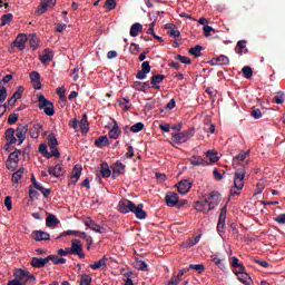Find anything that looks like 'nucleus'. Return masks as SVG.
Instances as JSON below:
<instances>
[{"label": "nucleus", "mask_w": 285, "mask_h": 285, "mask_svg": "<svg viewBox=\"0 0 285 285\" xmlns=\"http://www.w3.org/2000/svg\"><path fill=\"white\" fill-rule=\"evenodd\" d=\"M118 210L124 215H128V213H134L137 219H146V217H148V214L146 213V210H144V204L136 205L132 200H128L126 198H122L118 203Z\"/></svg>", "instance_id": "1"}, {"label": "nucleus", "mask_w": 285, "mask_h": 285, "mask_svg": "<svg viewBox=\"0 0 285 285\" xmlns=\"http://www.w3.org/2000/svg\"><path fill=\"white\" fill-rule=\"evenodd\" d=\"M244 177H246V169L244 167L236 169L234 174V188L230 189V197L239 195V190L244 188Z\"/></svg>", "instance_id": "2"}, {"label": "nucleus", "mask_w": 285, "mask_h": 285, "mask_svg": "<svg viewBox=\"0 0 285 285\" xmlns=\"http://www.w3.org/2000/svg\"><path fill=\"white\" fill-rule=\"evenodd\" d=\"M193 137H195V128H189L183 132L171 134L173 146H181V144H186V141Z\"/></svg>", "instance_id": "3"}, {"label": "nucleus", "mask_w": 285, "mask_h": 285, "mask_svg": "<svg viewBox=\"0 0 285 285\" xmlns=\"http://www.w3.org/2000/svg\"><path fill=\"white\" fill-rule=\"evenodd\" d=\"M38 108L39 110H43L45 115L47 117H53L55 116V104L52 101L48 100L46 96L39 95L38 96Z\"/></svg>", "instance_id": "4"}, {"label": "nucleus", "mask_w": 285, "mask_h": 285, "mask_svg": "<svg viewBox=\"0 0 285 285\" xmlns=\"http://www.w3.org/2000/svg\"><path fill=\"white\" fill-rule=\"evenodd\" d=\"M13 277L18 279L20 284H28V282H37V277L29 271L18 268L13 273Z\"/></svg>", "instance_id": "5"}, {"label": "nucleus", "mask_w": 285, "mask_h": 285, "mask_svg": "<svg viewBox=\"0 0 285 285\" xmlns=\"http://www.w3.org/2000/svg\"><path fill=\"white\" fill-rule=\"evenodd\" d=\"M204 200L208 204L209 210H214L215 206H219L222 202V194L212 191Z\"/></svg>", "instance_id": "6"}, {"label": "nucleus", "mask_w": 285, "mask_h": 285, "mask_svg": "<svg viewBox=\"0 0 285 285\" xmlns=\"http://www.w3.org/2000/svg\"><path fill=\"white\" fill-rule=\"evenodd\" d=\"M70 255H78L80 259H83L86 257V254H83V245H81V240L79 239H72L71 240V248H69Z\"/></svg>", "instance_id": "7"}, {"label": "nucleus", "mask_w": 285, "mask_h": 285, "mask_svg": "<svg viewBox=\"0 0 285 285\" xmlns=\"http://www.w3.org/2000/svg\"><path fill=\"white\" fill-rule=\"evenodd\" d=\"M19 155H21V150L16 149L13 153L9 155L7 168L8 170H14L17 164H19Z\"/></svg>", "instance_id": "8"}, {"label": "nucleus", "mask_w": 285, "mask_h": 285, "mask_svg": "<svg viewBox=\"0 0 285 285\" xmlns=\"http://www.w3.org/2000/svg\"><path fill=\"white\" fill-rule=\"evenodd\" d=\"M228 213V207L225 205L220 209V214L218 217L217 230L218 233H224V228H226V215Z\"/></svg>", "instance_id": "9"}, {"label": "nucleus", "mask_w": 285, "mask_h": 285, "mask_svg": "<svg viewBox=\"0 0 285 285\" xmlns=\"http://www.w3.org/2000/svg\"><path fill=\"white\" fill-rule=\"evenodd\" d=\"M26 135H28V125H19L16 129V137L19 139L18 146L26 141Z\"/></svg>", "instance_id": "10"}, {"label": "nucleus", "mask_w": 285, "mask_h": 285, "mask_svg": "<svg viewBox=\"0 0 285 285\" xmlns=\"http://www.w3.org/2000/svg\"><path fill=\"white\" fill-rule=\"evenodd\" d=\"M177 188L180 195H186L190 191V188H193V181H190L189 179L180 180L177 185Z\"/></svg>", "instance_id": "11"}, {"label": "nucleus", "mask_w": 285, "mask_h": 285, "mask_svg": "<svg viewBox=\"0 0 285 285\" xmlns=\"http://www.w3.org/2000/svg\"><path fill=\"white\" fill-rule=\"evenodd\" d=\"M179 199V195L175 191H169L165 196L166 205L169 206V208H175L177 206V202Z\"/></svg>", "instance_id": "12"}, {"label": "nucleus", "mask_w": 285, "mask_h": 285, "mask_svg": "<svg viewBox=\"0 0 285 285\" xmlns=\"http://www.w3.org/2000/svg\"><path fill=\"white\" fill-rule=\"evenodd\" d=\"M31 237L36 242H48V240H50V234H48L43 230H33L31 233Z\"/></svg>", "instance_id": "13"}, {"label": "nucleus", "mask_w": 285, "mask_h": 285, "mask_svg": "<svg viewBox=\"0 0 285 285\" xmlns=\"http://www.w3.org/2000/svg\"><path fill=\"white\" fill-rule=\"evenodd\" d=\"M85 226H87V228H90L91 230H94L95 233H100L104 234L106 233V229L104 227H100L99 224H97L95 220H92L91 218H87L85 220Z\"/></svg>", "instance_id": "14"}, {"label": "nucleus", "mask_w": 285, "mask_h": 285, "mask_svg": "<svg viewBox=\"0 0 285 285\" xmlns=\"http://www.w3.org/2000/svg\"><path fill=\"white\" fill-rule=\"evenodd\" d=\"M29 77L35 90H41V75L37 71H32Z\"/></svg>", "instance_id": "15"}, {"label": "nucleus", "mask_w": 285, "mask_h": 285, "mask_svg": "<svg viewBox=\"0 0 285 285\" xmlns=\"http://www.w3.org/2000/svg\"><path fill=\"white\" fill-rule=\"evenodd\" d=\"M28 40V38L26 37V35L20 33L18 35V37L16 38L13 46L14 48H18V50H26V41Z\"/></svg>", "instance_id": "16"}, {"label": "nucleus", "mask_w": 285, "mask_h": 285, "mask_svg": "<svg viewBox=\"0 0 285 285\" xmlns=\"http://www.w3.org/2000/svg\"><path fill=\"white\" fill-rule=\"evenodd\" d=\"M48 173L53 177H62L65 171H63V167H61V164H57L56 166H50L48 168Z\"/></svg>", "instance_id": "17"}, {"label": "nucleus", "mask_w": 285, "mask_h": 285, "mask_svg": "<svg viewBox=\"0 0 285 285\" xmlns=\"http://www.w3.org/2000/svg\"><path fill=\"white\" fill-rule=\"evenodd\" d=\"M72 235L73 237H86V232H79V230H72V229H69V230H66V232H62L58 237L57 239H61V237H68Z\"/></svg>", "instance_id": "18"}, {"label": "nucleus", "mask_w": 285, "mask_h": 285, "mask_svg": "<svg viewBox=\"0 0 285 285\" xmlns=\"http://www.w3.org/2000/svg\"><path fill=\"white\" fill-rule=\"evenodd\" d=\"M164 79H166L165 75H155L151 77V88H154V90H161V86H158V83H161V81H164Z\"/></svg>", "instance_id": "19"}, {"label": "nucleus", "mask_w": 285, "mask_h": 285, "mask_svg": "<svg viewBox=\"0 0 285 285\" xmlns=\"http://www.w3.org/2000/svg\"><path fill=\"white\" fill-rule=\"evenodd\" d=\"M81 170H83V168L81 167V165H75L72 173H71V184H77V181H79V177H81Z\"/></svg>", "instance_id": "20"}, {"label": "nucleus", "mask_w": 285, "mask_h": 285, "mask_svg": "<svg viewBox=\"0 0 285 285\" xmlns=\"http://www.w3.org/2000/svg\"><path fill=\"white\" fill-rule=\"evenodd\" d=\"M108 135L110 139H119L121 129L119 128V124H117L116 120H114V127L109 130Z\"/></svg>", "instance_id": "21"}, {"label": "nucleus", "mask_w": 285, "mask_h": 285, "mask_svg": "<svg viewBox=\"0 0 285 285\" xmlns=\"http://www.w3.org/2000/svg\"><path fill=\"white\" fill-rule=\"evenodd\" d=\"M47 139L50 150H59V141L57 140V136L55 135V132L49 134Z\"/></svg>", "instance_id": "22"}, {"label": "nucleus", "mask_w": 285, "mask_h": 285, "mask_svg": "<svg viewBox=\"0 0 285 285\" xmlns=\"http://www.w3.org/2000/svg\"><path fill=\"white\" fill-rule=\"evenodd\" d=\"M228 63H230V59L226 56H219L212 59V66H228Z\"/></svg>", "instance_id": "23"}, {"label": "nucleus", "mask_w": 285, "mask_h": 285, "mask_svg": "<svg viewBox=\"0 0 285 285\" xmlns=\"http://www.w3.org/2000/svg\"><path fill=\"white\" fill-rule=\"evenodd\" d=\"M55 59V55L52 53V50L45 49L43 53L40 56L41 63H48Z\"/></svg>", "instance_id": "24"}, {"label": "nucleus", "mask_w": 285, "mask_h": 285, "mask_svg": "<svg viewBox=\"0 0 285 285\" xmlns=\"http://www.w3.org/2000/svg\"><path fill=\"white\" fill-rule=\"evenodd\" d=\"M190 164L191 166H210V163L202 158V156H193L190 158Z\"/></svg>", "instance_id": "25"}, {"label": "nucleus", "mask_w": 285, "mask_h": 285, "mask_svg": "<svg viewBox=\"0 0 285 285\" xmlns=\"http://www.w3.org/2000/svg\"><path fill=\"white\" fill-rule=\"evenodd\" d=\"M111 168L115 175H126V165H124L121 161H116Z\"/></svg>", "instance_id": "26"}, {"label": "nucleus", "mask_w": 285, "mask_h": 285, "mask_svg": "<svg viewBox=\"0 0 285 285\" xmlns=\"http://www.w3.org/2000/svg\"><path fill=\"white\" fill-rule=\"evenodd\" d=\"M108 265V257L104 256L98 262L90 264L92 271H99V268L106 267Z\"/></svg>", "instance_id": "27"}, {"label": "nucleus", "mask_w": 285, "mask_h": 285, "mask_svg": "<svg viewBox=\"0 0 285 285\" xmlns=\"http://www.w3.org/2000/svg\"><path fill=\"white\" fill-rule=\"evenodd\" d=\"M96 148H106V146H110V140L108 136H100L98 139L95 140Z\"/></svg>", "instance_id": "28"}, {"label": "nucleus", "mask_w": 285, "mask_h": 285, "mask_svg": "<svg viewBox=\"0 0 285 285\" xmlns=\"http://www.w3.org/2000/svg\"><path fill=\"white\" fill-rule=\"evenodd\" d=\"M139 32H144V26L139 22H136L131 26L129 35L130 37H139Z\"/></svg>", "instance_id": "29"}, {"label": "nucleus", "mask_w": 285, "mask_h": 285, "mask_svg": "<svg viewBox=\"0 0 285 285\" xmlns=\"http://www.w3.org/2000/svg\"><path fill=\"white\" fill-rule=\"evenodd\" d=\"M80 130L82 135H88V130H90V125L88 124V115H82L80 120Z\"/></svg>", "instance_id": "30"}, {"label": "nucleus", "mask_w": 285, "mask_h": 285, "mask_svg": "<svg viewBox=\"0 0 285 285\" xmlns=\"http://www.w3.org/2000/svg\"><path fill=\"white\" fill-rule=\"evenodd\" d=\"M46 264H48V259L47 258L33 257L31 259V266L33 268H43V266H46Z\"/></svg>", "instance_id": "31"}, {"label": "nucleus", "mask_w": 285, "mask_h": 285, "mask_svg": "<svg viewBox=\"0 0 285 285\" xmlns=\"http://www.w3.org/2000/svg\"><path fill=\"white\" fill-rule=\"evenodd\" d=\"M195 208L196 210H199L200 213H205V214H208L210 213V210H213L210 209V206L205 200L197 202Z\"/></svg>", "instance_id": "32"}, {"label": "nucleus", "mask_w": 285, "mask_h": 285, "mask_svg": "<svg viewBox=\"0 0 285 285\" xmlns=\"http://www.w3.org/2000/svg\"><path fill=\"white\" fill-rule=\"evenodd\" d=\"M236 53L242 57V55H246L248 52V49H246V40H239L236 45Z\"/></svg>", "instance_id": "33"}, {"label": "nucleus", "mask_w": 285, "mask_h": 285, "mask_svg": "<svg viewBox=\"0 0 285 285\" xmlns=\"http://www.w3.org/2000/svg\"><path fill=\"white\" fill-rule=\"evenodd\" d=\"M132 88H134V90H138V92H146V88H150V83L141 82V81H134Z\"/></svg>", "instance_id": "34"}, {"label": "nucleus", "mask_w": 285, "mask_h": 285, "mask_svg": "<svg viewBox=\"0 0 285 285\" xmlns=\"http://www.w3.org/2000/svg\"><path fill=\"white\" fill-rule=\"evenodd\" d=\"M4 135L8 144H17V137H14V128H8Z\"/></svg>", "instance_id": "35"}, {"label": "nucleus", "mask_w": 285, "mask_h": 285, "mask_svg": "<svg viewBox=\"0 0 285 285\" xmlns=\"http://www.w3.org/2000/svg\"><path fill=\"white\" fill-rule=\"evenodd\" d=\"M46 225L48 228H52V226H59V220L57 219V216L53 214H48Z\"/></svg>", "instance_id": "36"}, {"label": "nucleus", "mask_w": 285, "mask_h": 285, "mask_svg": "<svg viewBox=\"0 0 285 285\" xmlns=\"http://www.w3.org/2000/svg\"><path fill=\"white\" fill-rule=\"evenodd\" d=\"M23 173H26V169L23 167H20L17 171L12 174L11 180L13 184H19V180L23 177Z\"/></svg>", "instance_id": "37"}, {"label": "nucleus", "mask_w": 285, "mask_h": 285, "mask_svg": "<svg viewBox=\"0 0 285 285\" xmlns=\"http://www.w3.org/2000/svg\"><path fill=\"white\" fill-rule=\"evenodd\" d=\"M100 174L105 178H108V177H110V175H112V171L110 170V166H108V163H102L100 165Z\"/></svg>", "instance_id": "38"}, {"label": "nucleus", "mask_w": 285, "mask_h": 285, "mask_svg": "<svg viewBox=\"0 0 285 285\" xmlns=\"http://www.w3.org/2000/svg\"><path fill=\"white\" fill-rule=\"evenodd\" d=\"M47 259H48V262H52L56 265L66 264V262H67L66 258H63V257L59 258L58 255H49V256H47Z\"/></svg>", "instance_id": "39"}, {"label": "nucleus", "mask_w": 285, "mask_h": 285, "mask_svg": "<svg viewBox=\"0 0 285 285\" xmlns=\"http://www.w3.org/2000/svg\"><path fill=\"white\" fill-rule=\"evenodd\" d=\"M199 239H202V236L188 238L185 243V248H193V246H196V244H199Z\"/></svg>", "instance_id": "40"}, {"label": "nucleus", "mask_w": 285, "mask_h": 285, "mask_svg": "<svg viewBox=\"0 0 285 285\" xmlns=\"http://www.w3.org/2000/svg\"><path fill=\"white\" fill-rule=\"evenodd\" d=\"M206 157H208L212 164H217V161H219V156H217V153L215 150H208L206 153Z\"/></svg>", "instance_id": "41"}, {"label": "nucleus", "mask_w": 285, "mask_h": 285, "mask_svg": "<svg viewBox=\"0 0 285 285\" xmlns=\"http://www.w3.org/2000/svg\"><path fill=\"white\" fill-rule=\"evenodd\" d=\"M51 151H48L42 154L46 159H51V157H61V153H59V149H50Z\"/></svg>", "instance_id": "42"}, {"label": "nucleus", "mask_w": 285, "mask_h": 285, "mask_svg": "<svg viewBox=\"0 0 285 285\" xmlns=\"http://www.w3.org/2000/svg\"><path fill=\"white\" fill-rule=\"evenodd\" d=\"M135 268H137V271L148 272V263L145 261H137L135 263Z\"/></svg>", "instance_id": "43"}, {"label": "nucleus", "mask_w": 285, "mask_h": 285, "mask_svg": "<svg viewBox=\"0 0 285 285\" xmlns=\"http://www.w3.org/2000/svg\"><path fill=\"white\" fill-rule=\"evenodd\" d=\"M202 50H204V47L197 45L189 49V55H193L194 57H202Z\"/></svg>", "instance_id": "44"}, {"label": "nucleus", "mask_w": 285, "mask_h": 285, "mask_svg": "<svg viewBox=\"0 0 285 285\" xmlns=\"http://www.w3.org/2000/svg\"><path fill=\"white\" fill-rule=\"evenodd\" d=\"M250 157V149L247 151H240L234 159L237 161H246Z\"/></svg>", "instance_id": "45"}, {"label": "nucleus", "mask_w": 285, "mask_h": 285, "mask_svg": "<svg viewBox=\"0 0 285 285\" xmlns=\"http://www.w3.org/2000/svg\"><path fill=\"white\" fill-rule=\"evenodd\" d=\"M29 43L33 50H37L39 48V37H37V35H31Z\"/></svg>", "instance_id": "46"}, {"label": "nucleus", "mask_w": 285, "mask_h": 285, "mask_svg": "<svg viewBox=\"0 0 285 285\" xmlns=\"http://www.w3.org/2000/svg\"><path fill=\"white\" fill-rule=\"evenodd\" d=\"M13 17L14 16L12 13L3 14L1 18L2 22H1L0 27L8 26V23H10L12 21Z\"/></svg>", "instance_id": "47"}, {"label": "nucleus", "mask_w": 285, "mask_h": 285, "mask_svg": "<svg viewBox=\"0 0 285 285\" xmlns=\"http://www.w3.org/2000/svg\"><path fill=\"white\" fill-rule=\"evenodd\" d=\"M92 284V276L88 274H83L80 278V285H90Z\"/></svg>", "instance_id": "48"}, {"label": "nucleus", "mask_w": 285, "mask_h": 285, "mask_svg": "<svg viewBox=\"0 0 285 285\" xmlns=\"http://www.w3.org/2000/svg\"><path fill=\"white\" fill-rule=\"evenodd\" d=\"M242 72H243V77H245V79H252L253 69L250 67H248V66L243 67Z\"/></svg>", "instance_id": "49"}, {"label": "nucleus", "mask_w": 285, "mask_h": 285, "mask_svg": "<svg viewBox=\"0 0 285 285\" xmlns=\"http://www.w3.org/2000/svg\"><path fill=\"white\" fill-rule=\"evenodd\" d=\"M189 268H191V271H196L197 273H204V271H206V266H204V264H190Z\"/></svg>", "instance_id": "50"}, {"label": "nucleus", "mask_w": 285, "mask_h": 285, "mask_svg": "<svg viewBox=\"0 0 285 285\" xmlns=\"http://www.w3.org/2000/svg\"><path fill=\"white\" fill-rule=\"evenodd\" d=\"M177 61H180V63H186L187 66H190L193 63V60L186 56L177 55L176 56Z\"/></svg>", "instance_id": "51"}, {"label": "nucleus", "mask_w": 285, "mask_h": 285, "mask_svg": "<svg viewBox=\"0 0 285 285\" xmlns=\"http://www.w3.org/2000/svg\"><path fill=\"white\" fill-rule=\"evenodd\" d=\"M145 125L144 122H137L130 127L131 132H141L144 130Z\"/></svg>", "instance_id": "52"}, {"label": "nucleus", "mask_w": 285, "mask_h": 285, "mask_svg": "<svg viewBox=\"0 0 285 285\" xmlns=\"http://www.w3.org/2000/svg\"><path fill=\"white\" fill-rule=\"evenodd\" d=\"M8 99V89L6 87H0V104H3Z\"/></svg>", "instance_id": "53"}, {"label": "nucleus", "mask_w": 285, "mask_h": 285, "mask_svg": "<svg viewBox=\"0 0 285 285\" xmlns=\"http://www.w3.org/2000/svg\"><path fill=\"white\" fill-rule=\"evenodd\" d=\"M105 8L107 10H115V8H117V1L116 0H106Z\"/></svg>", "instance_id": "54"}, {"label": "nucleus", "mask_w": 285, "mask_h": 285, "mask_svg": "<svg viewBox=\"0 0 285 285\" xmlns=\"http://www.w3.org/2000/svg\"><path fill=\"white\" fill-rule=\"evenodd\" d=\"M17 121H19V114H11V115H9L8 124L10 126H13V124H16Z\"/></svg>", "instance_id": "55"}, {"label": "nucleus", "mask_w": 285, "mask_h": 285, "mask_svg": "<svg viewBox=\"0 0 285 285\" xmlns=\"http://www.w3.org/2000/svg\"><path fill=\"white\" fill-rule=\"evenodd\" d=\"M29 197L31 202H33L35 199H39V191L32 189V186L29 187Z\"/></svg>", "instance_id": "56"}, {"label": "nucleus", "mask_w": 285, "mask_h": 285, "mask_svg": "<svg viewBox=\"0 0 285 285\" xmlns=\"http://www.w3.org/2000/svg\"><path fill=\"white\" fill-rule=\"evenodd\" d=\"M275 104H284L285 101V96L284 92H277V95L274 97Z\"/></svg>", "instance_id": "57"}, {"label": "nucleus", "mask_w": 285, "mask_h": 285, "mask_svg": "<svg viewBox=\"0 0 285 285\" xmlns=\"http://www.w3.org/2000/svg\"><path fill=\"white\" fill-rule=\"evenodd\" d=\"M167 35H169V37H174V39L181 37V32L177 30V27L171 29L170 31H167Z\"/></svg>", "instance_id": "58"}, {"label": "nucleus", "mask_w": 285, "mask_h": 285, "mask_svg": "<svg viewBox=\"0 0 285 285\" xmlns=\"http://www.w3.org/2000/svg\"><path fill=\"white\" fill-rule=\"evenodd\" d=\"M129 52L131 55H139V45L132 42L129 47Z\"/></svg>", "instance_id": "59"}, {"label": "nucleus", "mask_w": 285, "mask_h": 285, "mask_svg": "<svg viewBox=\"0 0 285 285\" xmlns=\"http://www.w3.org/2000/svg\"><path fill=\"white\" fill-rule=\"evenodd\" d=\"M4 206H6L7 210H12V197L11 196H7L4 198Z\"/></svg>", "instance_id": "60"}, {"label": "nucleus", "mask_w": 285, "mask_h": 285, "mask_svg": "<svg viewBox=\"0 0 285 285\" xmlns=\"http://www.w3.org/2000/svg\"><path fill=\"white\" fill-rule=\"evenodd\" d=\"M23 90H26L22 86L18 87L16 92L13 94V98L21 99L23 95Z\"/></svg>", "instance_id": "61"}, {"label": "nucleus", "mask_w": 285, "mask_h": 285, "mask_svg": "<svg viewBox=\"0 0 285 285\" xmlns=\"http://www.w3.org/2000/svg\"><path fill=\"white\" fill-rule=\"evenodd\" d=\"M250 115L254 119H262V116H263L262 110L259 109H253Z\"/></svg>", "instance_id": "62"}, {"label": "nucleus", "mask_w": 285, "mask_h": 285, "mask_svg": "<svg viewBox=\"0 0 285 285\" xmlns=\"http://www.w3.org/2000/svg\"><path fill=\"white\" fill-rule=\"evenodd\" d=\"M179 282H181V277L177 275L176 277L169 281L168 285H177L179 284Z\"/></svg>", "instance_id": "63"}, {"label": "nucleus", "mask_w": 285, "mask_h": 285, "mask_svg": "<svg viewBox=\"0 0 285 285\" xmlns=\"http://www.w3.org/2000/svg\"><path fill=\"white\" fill-rule=\"evenodd\" d=\"M274 220L277 222V224H285V214H279Z\"/></svg>", "instance_id": "64"}]
</instances>
